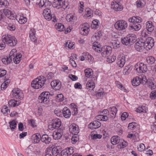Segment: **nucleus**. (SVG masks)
I'll return each instance as SVG.
<instances>
[{"label":"nucleus","instance_id":"1","mask_svg":"<svg viewBox=\"0 0 156 156\" xmlns=\"http://www.w3.org/2000/svg\"><path fill=\"white\" fill-rule=\"evenodd\" d=\"M46 81V78L45 77L39 76L32 81L31 83V86L34 89H40L44 86Z\"/></svg>","mask_w":156,"mask_h":156},{"label":"nucleus","instance_id":"2","mask_svg":"<svg viewBox=\"0 0 156 156\" xmlns=\"http://www.w3.org/2000/svg\"><path fill=\"white\" fill-rule=\"evenodd\" d=\"M2 39L3 43L10 47L15 46L17 41L16 38L10 35H4L2 36Z\"/></svg>","mask_w":156,"mask_h":156},{"label":"nucleus","instance_id":"3","mask_svg":"<svg viewBox=\"0 0 156 156\" xmlns=\"http://www.w3.org/2000/svg\"><path fill=\"white\" fill-rule=\"evenodd\" d=\"M50 95L51 96L52 95L50 94L49 92H43L38 97V102L45 105H48L50 102L49 97Z\"/></svg>","mask_w":156,"mask_h":156},{"label":"nucleus","instance_id":"4","mask_svg":"<svg viewBox=\"0 0 156 156\" xmlns=\"http://www.w3.org/2000/svg\"><path fill=\"white\" fill-rule=\"evenodd\" d=\"M51 123L48 125V128L50 130H53L55 129L58 130L60 128L61 129L60 127L61 122L60 119H53Z\"/></svg>","mask_w":156,"mask_h":156},{"label":"nucleus","instance_id":"5","mask_svg":"<svg viewBox=\"0 0 156 156\" xmlns=\"http://www.w3.org/2000/svg\"><path fill=\"white\" fill-rule=\"evenodd\" d=\"M128 26L127 22L124 20L117 21L115 24V28L118 30H121L125 29Z\"/></svg>","mask_w":156,"mask_h":156},{"label":"nucleus","instance_id":"6","mask_svg":"<svg viewBox=\"0 0 156 156\" xmlns=\"http://www.w3.org/2000/svg\"><path fill=\"white\" fill-rule=\"evenodd\" d=\"M52 6L53 7L58 9L63 8L65 9L67 7V5L65 4L64 0H54Z\"/></svg>","mask_w":156,"mask_h":156},{"label":"nucleus","instance_id":"7","mask_svg":"<svg viewBox=\"0 0 156 156\" xmlns=\"http://www.w3.org/2000/svg\"><path fill=\"white\" fill-rule=\"evenodd\" d=\"M143 43L144 44V48L148 50L151 49L154 46V41L153 39L149 37H147Z\"/></svg>","mask_w":156,"mask_h":156},{"label":"nucleus","instance_id":"8","mask_svg":"<svg viewBox=\"0 0 156 156\" xmlns=\"http://www.w3.org/2000/svg\"><path fill=\"white\" fill-rule=\"evenodd\" d=\"M112 52V48L109 46H105L101 48V54L104 57H108Z\"/></svg>","mask_w":156,"mask_h":156},{"label":"nucleus","instance_id":"9","mask_svg":"<svg viewBox=\"0 0 156 156\" xmlns=\"http://www.w3.org/2000/svg\"><path fill=\"white\" fill-rule=\"evenodd\" d=\"M12 95L16 99H21L23 98V94L22 91L20 89L16 88L13 90Z\"/></svg>","mask_w":156,"mask_h":156},{"label":"nucleus","instance_id":"10","mask_svg":"<svg viewBox=\"0 0 156 156\" xmlns=\"http://www.w3.org/2000/svg\"><path fill=\"white\" fill-rule=\"evenodd\" d=\"M111 8L115 11H121L122 10L123 7L120 3L115 1L112 2Z\"/></svg>","mask_w":156,"mask_h":156},{"label":"nucleus","instance_id":"11","mask_svg":"<svg viewBox=\"0 0 156 156\" xmlns=\"http://www.w3.org/2000/svg\"><path fill=\"white\" fill-rule=\"evenodd\" d=\"M69 131L72 134L77 135L79 133V129L77 125L75 123H73L69 126Z\"/></svg>","mask_w":156,"mask_h":156},{"label":"nucleus","instance_id":"12","mask_svg":"<svg viewBox=\"0 0 156 156\" xmlns=\"http://www.w3.org/2000/svg\"><path fill=\"white\" fill-rule=\"evenodd\" d=\"M51 85L55 90H59L61 87V82L59 80H55L51 82Z\"/></svg>","mask_w":156,"mask_h":156},{"label":"nucleus","instance_id":"13","mask_svg":"<svg viewBox=\"0 0 156 156\" xmlns=\"http://www.w3.org/2000/svg\"><path fill=\"white\" fill-rule=\"evenodd\" d=\"M117 62L119 66L123 67L126 62L125 56L123 55H120L118 58Z\"/></svg>","mask_w":156,"mask_h":156},{"label":"nucleus","instance_id":"14","mask_svg":"<svg viewBox=\"0 0 156 156\" xmlns=\"http://www.w3.org/2000/svg\"><path fill=\"white\" fill-rule=\"evenodd\" d=\"M63 130L60 128L57 131H54L53 134V138L55 140L59 139L63 134Z\"/></svg>","mask_w":156,"mask_h":156},{"label":"nucleus","instance_id":"15","mask_svg":"<svg viewBox=\"0 0 156 156\" xmlns=\"http://www.w3.org/2000/svg\"><path fill=\"white\" fill-rule=\"evenodd\" d=\"M101 123L98 121H94L90 123L88 127L91 129H97L101 126Z\"/></svg>","mask_w":156,"mask_h":156},{"label":"nucleus","instance_id":"16","mask_svg":"<svg viewBox=\"0 0 156 156\" xmlns=\"http://www.w3.org/2000/svg\"><path fill=\"white\" fill-rule=\"evenodd\" d=\"M147 69L146 65L142 63H139L138 68L136 69V70L139 73H144L147 72Z\"/></svg>","mask_w":156,"mask_h":156},{"label":"nucleus","instance_id":"17","mask_svg":"<svg viewBox=\"0 0 156 156\" xmlns=\"http://www.w3.org/2000/svg\"><path fill=\"white\" fill-rule=\"evenodd\" d=\"M5 16L10 19L14 20L15 19V15L9 10L6 9L3 10Z\"/></svg>","mask_w":156,"mask_h":156},{"label":"nucleus","instance_id":"18","mask_svg":"<svg viewBox=\"0 0 156 156\" xmlns=\"http://www.w3.org/2000/svg\"><path fill=\"white\" fill-rule=\"evenodd\" d=\"M127 36L129 41V45H132L136 41V36L134 34H132L128 35Z\"/></svg>","mask_w":156,"mask_h":156},{"label":"nucleus","instance_id":"19","mask_svg":"<svg viewBox=\"0 0 156 156\" xmlns=\"http://www.w3.org/2000/svg\"><path fill=\"white\" fill-rule=\"evenodd\" d=\"M135 49L138 51L142 50L143 48H144V44L141 41H139L136 43L135 45Z\"/></svg>","mask_w":156,"mask_h":156},{"label":"nucleus","instance_id":"20","mask_svg":"<svg viewBox=\"0 0 156 156\" xmlns=\"http://www.w3.org/2000/svg\"><path fill=\"white\" fill-rule=\"evenodd\" d=\"M128 20L131 23H140L142 22V20L141 18L138 16H133L129 18Z\"/></svg>","mask_w":156,"mask_h":156},{"label":"nucleus","instance_id":"21","mask_svg":"<svg viewBox=\"0 0 156 156\" xmlns=\"http://www.w3.org/2000/svg\"><path fill=\"white\" fill-rule=\"evenodd\" d=\"M41 135L39 133L34 134L32 137L33 142L34 144L38 143L41 139Z\"/></svg>","mask_w":156,"mask_h":156},{"label":"nucleus","instance_id":"22","mask_svg":"<svg viewBox=\"0 0 156 156\" xmlns=\"http://www.w3.org/2000/svg\"><path fill=\"white\" fill-rule=\"evenodd\" d=\"M88 24L87 23H85L83 24V27L81 28V33L82 34L87 35L88 34L89 29L88 27Z\"/></svg>","mask_w":156,"mask_h":156},{"label":"nucleus","instance_id":"23","mask_svg":"<svg viewBox=\"0 0 156 156\" xmlns=\"http://www.w3.org/2000/svg\"><path fill=\"white\" fill-rule=\"evenodd\" d=\"M59 146L54 147L52 150V153L53 156H59L61 151Z\"/></svg>","mask_w":156,"mask_h":156},{"label":"nucleus","instance_id":"24","mask_svg":"<svg viewBox=\"0 0 156 156\" xmlns=\"http://www.w3.org/2000/svg\"><path fill=\"white\" fill-rule=\"evenodd\" d=\"M62 113L64 116L66 118H68L70 117L71 115V112L70 110L67 107H64L62 110Z\"/></svg>","mask_w":156,"mask_h":156},{"label":"nucleus","instance_id":"25","mask_svg":"<svg viewBox=\"0 0 156 156\" xmlns=\"http://www.w3.org/2000/svg\"><path fill=\"white\" fill-rule=\"evenodd\" d=\"M87 89L89 90H92L95 87V83L93 81V79L89 80L86 84Z\"/></svg>","mask_w":156,"mask_h":156},{"label":"nucleus","instance_id":"26","mask_svg":"<svg viewBox=\"0 0 156 156\" xmlns=\"http://www.w3.org/2000/svg\"><path fill=\"white\" fill-rule=\"evenodd\" d=\"M132 85L134 86L139 85L141 83L140 78L139 76H136L134 78L132 81Z\"/></svg>","mask_w":156,"mask_h":156},{"label":"nucleus","instance_id":"27","mask_svg":"<svg viewBox=\"0 0 156 156\" xmlns=\"http://www.w3.org/2000/svg\"><path fill=\"white\" fill-rule=\"evenodd\" d=\"M22 56V55L20 53L16 54L12 58L14 63L16 64H18L21 59Z\"/></svg>","mask_w":156,"mask_h":156},{"label":"nucleus","instance_id":"28","mask_svg":"<svg viewBox=\"0 0 156 156\" xmlns=\"http://www.w3.org/2000/svg\"><path fill=\"white\" fill-rule=\"evenodd\" d=\"M41 140L46 144H49L51 141V139L47 135L44 134L42 136Z\"/></svg>","mask_w":156,"mask_h":156},{"label":"nucleus","instance_id":"29","mask_svg":"<svg viewBox=\"0 0 156 156\" xmlns=\"http://www.w3.org/2000/svg\"><path fill=\"white\" fill-rule=\"evenodd\" d=\"M121 140L120 137L117 136H114L111 138V143L113 145L118 144Z\"/></svg>","mask_w":156,"mask_h":156},{"label":"nucleus","instance_id":"30","mask_svg":"<svg viewBox=\"0 0 156 156\" xmlns=\"http://www.w3.org/2000/svg\"><path fill=\"white\" fill-rule=\"evenodd\" d=\"M20 103V101H16L14 99L10 100L8 102L9 105L12 107H14L19 105Z\"/></svg>","mask_w":156,"mask_h":156},{"label":"nucleus","instance_id":"31","mask_svg":"<svg viewBox=\"0 0 156 156\" xmlns=\"http://www.w3.org/2000/svg\"><path fill=\"white\" fill-rule=\"evenodd\" d=\"M146 28L147 30L150 32H152L154 29V27L152 25V23L151 21L147 22L146 23Z\"/></svg>","mask_w":156,"mask_h":156},{"label":"nucleus","instance_id":"32","mask_svg":"<svg viewBox=\"0 0 156 156\" xmlns=\"http://www.w3.org/2000/svg\"><path fill=\"white\" fill-rule=\"evenodd\" d=\"M138 126V125L137 123L135 122H132L129 124L128 128V129H130L131 130H135Z\"/></svg>","mask_w":156,"mask_h":156},{"label":"nucleus","instance_id":"33","mask_svg":"<svg viewBox=\"0 0 156 156\" xmlns=\"http://www.w3.org/2000/svg\"><path fill=\"white\" fill-rule=\"evenodd\" d=\"M127 145V143L126 142L123 140L121 139L119 142L118 144L117 147L119 148H123L126 147Z\"/></svg>","mask_w":156,"mask_h":156},{"label":"nucleus","instance_id":"34","mask_svg":"<svg viewBox=\"0 0 156 156\" xmlns=\"http://www.w3.org/2000/svg\"><path fill=\"white\" fill-rule=\"evenodd\" d=\"M97 120L100 121H106L108 119V117L106 115H98L96 117Z\"/></svg>","mask_w":156,"mask_h":156},{"label":"nucleus","instance_id":"35","mask_svg":"<svg viewBox=\"0 0 156 156\" xmlns=\"http://www.w3.org/2000/svg\"><path fill=\"white\" fill-rule=\"evenodd\" d=\"M44 17L46 20L48 21L51 20H52V21L54 22L56 21V17L54 15H51V13L48 14L46 16H45Z\"/></svg>","mask_w":156,"mask_h":156},{"label":"nucleus","instance_id":"36","mask_svg":"<svg viewBox=\"0 0 156 156\" xmlns=\"http://www.w3.org/2000/svg\"><path fill=\"white\" fill-rule=\"evenodd\" d=\"M101 36V31H99L97 33H95V34L92 37V39L94 41L97 40L99 39Z\"/></svg>","mask_w":156,"mask_h":156},{"label":"nucleus","instance_id":"37","mask_svg":"<svg viewBox=\"0 0 156 156\" xmlns=\"http://www.w3.org/2000/svg\"><path fill=\"white\" fill-rule=\"evenodd\" d=\"M85 76L89 78L93 74V71L91 69H86L84 70Z\"/></svg>","mask_w":156,"mask_h":156},{"label":"nucleus","instance_id":"38","mask_svg":"<svg viewBox=\"0 0 156 156\" xmlns=\"http://www.w3.org/2000/svg\"><path fill=\"white\" fill-rule=\"evenodd\" d=\"M55 27L58 31H62L64 30V26L61 23H58L55 25Z\"/></svg>","mask_w":156,"mask_h":156},{"label":"nucleus","instance_id":"39","mask_svg":"<svg viewBox=\"0 0 156 156\" xmlns=\"http://www.w3.org/2000/svg\"><path fill=\"white\" fill-rule=\"evenodd\" d=\"M76 17L74 16L71 14H68L66 17V19L67 21L70 22L74 21L76 19Z\"/></svg>","mask_w":156,"mask_h":156},{"label":"nucleus","instance_id":"40","mask_svg":"<svg viewBox=\"0 0 156 156\" xmlns=\"http://www.w3.org/2000/svg\"><path fill=\"white\" fill-rule=\"evenodd\" d=\"M147 84L148 87L151 90L154 89L155 88L156 86L153 81L149 80L147 82Z\"/></svg>","mask_w":156,"mask_h":156},{"label":"nucleus","instance_id":"41","mask_svg":"<svg viewBox=\"0 0 156 156\" xmlns=\"http://www.w3.org/2000/svg\"><path fill=\"white\" fill-rule=\"evenodd\" d=\"M146 61L149 64L152 65L155 62V59L153 57L150 56L147 58Z\"/></svg>","mask_w":156,"mask_h":156},{"label":"nucleus","instance_id":"42","mask_svg":"<svg viewBox=\"0 0 156 156\" xmlns=\"http://www.w3.org/2000/svg\"><path fill=\"white\" fill-rule=\"evenodd\" d=\"M5 14L3 11L2 12L0 11V23H2L5 21Z\"/></svg>","mask_w":156,"mask_h":156},{"label":"nucleus","instance_id":"43","mask_svg":"<svg viewBox=\"0 0 156 156\" xmlns=\"http://www.w3.org/2000/svg\"><path fill=\"white\" fill-rule=\"evenodd\" d=\"M2 62L5 65H7L9 64L11 62L12 60L11 58H9V57H7L6 58H3L2 60Z\"/></svg>","mask_w":156,"mask_h":156},{"label":"nucleus","instance_id":"44","mask_svg":"<svg viewBox=\"0 0 156 156\" xmlns=\"http://www.w3.org/2000/svg\"><path fill=\"white\" fill-rule=\"evenodd\" d=\"M9 126L11 129L12 130L14 129L17 125V123L14 120H13L9 122Z\"/></svg>","mask_w":156,"mask_h":156},{"label":"nucleus","instance_id":"45","mask_svg":"<svg viewBox=\"0 0 156 156\" xmlns=\"http://www.w3.org/2000/svg\"><path fill=\"white\" fill-rule=\"evenodd\" d=\"M18 22L19 23L21 24H24L27 22V19L26 17H24L23 16H20L18 19Z\"/></svg>","mask_w":156,"mask_h":156},{"label":"nucleus","instance_id":"46","mask_svg":"<svg viewBox=\"0 0 156 156\" xmlns=\"http://www.w3.org/2000/svg\"><path fill=\"white\" fill-rule=\"evenodd\" d=\"M140 78L141 83L143 84H145L146 83H147V81L146 77L144 75H142L140 76Z\"/></svg>","mask_w":156,"mask_h":156},{"label":"nucleus","instance_id":"47","mask_svg":"<svg viewBox=\"0 0 156 156\" xmlns=\"http://www.w3.org/2000/svg\"><path fill=\"white\" fill-rule=\"evenodd\" d=\"M1 111L3 114L6 115L8 114V112H9L10 111L8 107L4 106L1 110Z\"/></svg>","mask_w":156,"mask_h":156},{"label":"nucleus","instance_id":"48","mask_svg":"<svg viewBox=\"0 0 156 156\" xmlns=\"http://www.w3.org/2000/svg\"><path fill=\"white\" fill-rule=\"evenodd\" d=\"M16 50L15 49H12L10 52L9 57L10 58H11L12 60L13 58L16 55Z\"/></svg>","mask_w":156,"mask_h":156},{"label":"nucleus","instance_id":"49","mask_svg":"<svg viewBox=\"0 0 156 156\" xmlns=\"http://www.w3.org/2000/svg\"><path fill=\"white\" fill-rule=\"evenodd\" d=\"M128 39L126 36L123 39H121V42L123 44L126 45H129Z\"/></svg>","mask_w":156,"mask_h":156},{"label":"nucleus","instance_id":"50","mask_svg":"<svg viewBox=\"0 0 156 156\" xmlns=\"http://www.w3.org/2000/svg\"><path fill=\"white\" fill-rule=\"evenodd\" d=\"M130 27L132 29H134L135 31L139 30L141 28V26L139 24H134L133 25L131 26Z\"/></svg>","mask_w":156,"mask_h":156},{"label":"nucleus","instance_id":"51","mask_svg":"<svg viewBox=\"0 0 156 156\" xmlns=\"http://www.w3.org/2000/svg\"><path fill=\"white\" fill-rule=\"evenodd\" d=\"M56 99L58 101H62L64 99L63 95L62 94H60L56 95Z\"/></svg>","mask_w":156,"mask_h":156},{"label":"nucleus","instance_id":"52","mask_svg":"<svg viewBox=\"0 0 156 156\" xmlns=\"http://www.w3.org/2000/svg\"><path fill=\"white\" fill-rule=\"evenodd\" d=\"M74 45L73 43H72L69 41H68L65 44L66 47L70 49L73 48Z\"/></svg>","mask_w":156,"mask_h":156},{"label":"nucleus","instance_id":"53","mask_svg":"<svg viewBox=\"0 0 156 156\" xmlns=\"http://www.w3.org/2000/svg\"><path fill=\"white\" fill-rule=\"evenodd\" d=\"M66 151L69 155H71L74 152V149L72 147H68L65 149Z\"/></svg>","mask_w":156,"mask_h":156},{"label":"nucleus","instance_id":"54","mask_svg":"<svg viewBox=\"0 0 156 156\" xmlns=\"http://www.w3.org/2000/svg\"><path fill=\"white\" fill-rule=\"evenodd\" d=\"M79 138L78 137L77 135H74L72 138V142L73 144H75L77 141L79 140Z\"/></svg>","mask_w":156,"mask_h":156},{"label":"nucleus","instance_id":"55","mask_svg":"<svg viewBox=\"0 0 156 156\" xmlns=\"http://www.w3.org/2000/svg\"><path fill=\"white\" fill-rule=\"evenodd\" d=\"M98 20H94L91 24V27L93 28L96 29L98 26Z\"/></svg>","mask_w":156,"mask_h":156},{"label":"nucleus","instance_id":"56","mask_svg":"<svg viewBox=\"0 0 156 156\" xmlns=\"http://www.w3.org/2000/svg\"><path fill=\"white\" fill-rule=\"evenodd\" d=\"M51 10L49 9L46 8L43 11V15L44 17L45 16H46L48 14H51Z\"/></svg>","mask_w":156,"mask_h":156},{"label":"nucleus","instance_id":"57","mask_svg":"<svg viewBox=\"0 0 156 156\" xmlns=\"http://www.w3.org/2000/svg\"><path fill=\"white\" fill-rule=\"evenodd\" d=\"M150 98L152 99H154L156 98V91L153 90L150 94Z\"/></svg>","mask_w":156,"mask_h":156},{"label":"nucleus","instance_id":"58","mask_svg":"<svg viewBox=\"0 0 156 156\" xmlns=\"http://www.w3.org/2000/svg\"><path fill=\"white\" fill-rule=\"evenodd\" d=\"M86 13L84 15V16L86 17H88L90 16L92 14V11L89 9H88L86 11Z\"/></svg>","mask_w":156,"mask_h":156},{"label":"nucleus","instance_id":"59","mask_svg":"<svg viewBox=\"0 0 156 156\" xmlns=\"http://www.w3.org/2000/svg\"><path fill=\"white\" fill-rule=\"evenodd\" d=\"M116 58V56L115 55H113L111 58H107L108 61L109 62H114Z\"/></svg>","mask_w":156,"mask_h":156},{"label":"nucleus","instance_id":"60","mask_svg":"<svg viewBox=\"0 0 156 156\" xmlns=\"http://www.w3.org/2000/svg\"><path fill=\"white\" fill-rule=\"evenodd\" d=\"M110 111L113 112L112 114L115 116L117 112V108L115 107H113L110 108Z\"/></svg>","mask_w":156,"mask_h":156},{"label":"nucleus","instance_id":"61","mask_svg":"<svg viewBox=\"0 0 156 156\" xmlns=\"http://www.w3.org/2000/svg\"><path fill=\"white\" fill-rule=\"evenodd\" d=\"M6 74V71L2 69H0V77L4 76Z\"/></svg>","mask_w":156,"mask_h":156},{"label":"nucleus","instance_id":"62","mask_svg":"<svg viewBox=\"0 0 156 156\" xmlns=\"http://www.w3.org/2000/svg\"><path fill=\"white\" fill-rule=\"evenodd\" d=\"M8 2L6 0H1L0 1V6H7Z\"/></svg>","mask_w":156,"mask_h":156},{"label":"nucleus","instance_id":"63","mask_svg":"<svg viewBox=\"0 0 156 156\" xmlns=\"http://www.w3.org/2000/svg\"><path fill=\"white\" fill-rule=\"evenodd\" d=\"M15 26L11 24H9L8 27V29L11 31L15 30Z\"/></svg>","mask_w":156,"mask_h":156},{"label":"nucleus","instance_id":"64","mask_svg":"<svg viewBox=\"0 0 156 156\" xmlns=\"http://www.w3.org/2000/svg\"><path fill=\"white\" fill-rule=\"evenodd\" d=\"M145 148L144 145L143 144H140L139 147H138V151L140 152H141L144 151Z\"/></svg>","mask_w":156,"mask_h":156}]
</instances>
